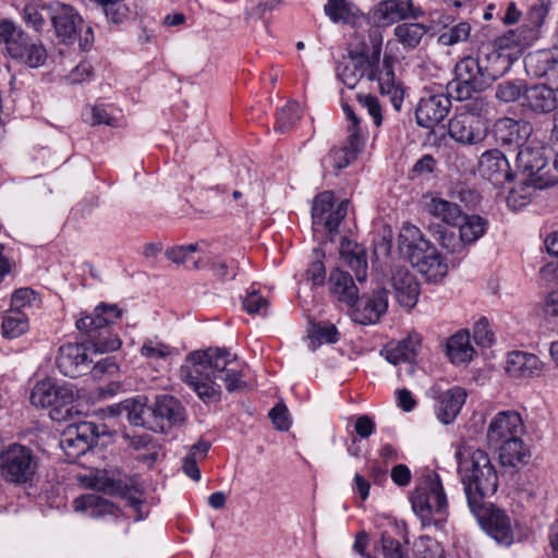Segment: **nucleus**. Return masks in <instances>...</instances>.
Listing matches in <instances>:
<instances>
[{
    "label": "nucleus",
    "mask_w": 558,
    "mask_h": 558,
    "mask_svg": "<svg viewBox=\"0 0 558 558\" xmlns=\"http://www.w3.org/2000/svg\"><path fill=\"white\" fill-rule=\"evenodd\" d=\"M380 544L385 558H408V553L400 542L395 539L387 532L381 533Z\"/></svg>",
    "instance_id": "052dcab7"
},
{
    "label": "nucleus",
    "mask_w": 558,
    "mask_h": 558,
    "mask_svg": "<svg viewBox=\"0 0 558 558\" xmlns=\"http://www.w3.org/2000/svg\"><path fill=\"white\" fill-rule=\"evenodd\" d=\"M60 446L71 462H74L77 458L87 452L83 442L73 439V428H65L60 440Z\"/></svg>",
    "instance_id": "603ef678"
},
{
    "label": "nucleus",
    "mask_w": 558,
    "mask_h": 558,
    "mask_svg": "<svg viewBox=\"0 0 558 558\" xmlns=\"http://www.w3.org/2000/svg\"><path fill=\"white\" fill-rule=\"evenodd\" d=\"M534 39L535 34L533 32H525L524 27H520L518 29L508 31L502 36L496 38L493 44H483L482 46H489L490 50L501 52L510 60L511 53H505L506 50L512 48L521 49L523 47L530 46ZM511 62L509 61V64Z\"/></svg>",
    "instance_id": "473e14b6"
},
{
    "label": "nucleus",
    "mask_w": 558,
    "mask_h": 558,
    "mask_svg": "<svg viewBox=\"0 0 558 558\" xmlns=\"http://www.w3.org/2000/svg\"><path fill=\"white\" fill-rule=\"evenodd\" d=\"M269 417L271 418V422L275 425V427L279 430H288L291 426L289 412L283 403L276 404L269 411Z\"/></svg>",
    "instance_id": "338daca9"
},
{
    "label": "nucleus",
    "mask_w": 558,
    "mask_h": 558,
    "mask_svg": "<svg viewBox=\"0 0 558 558\" xmlns=\"http://www.w3.org/2000/svg\"><path fill=\"white\" fill-rule=\"evenodd\" d=\"M399 242L412 266L428 281L437 282L447 275L448 265L441 254L423 236L417 227L404 226L399 235Z\"/></svg>",
    "instance_id": "423d86ee"
},
{
    "label": "nucleus",
    "mask_w": 558,
    "mask_h": 558,
    "mask_svg": "<svg viewBox=\"0 0 558 558\" xmlns=\"http://www.w3.org/2000/svg\"><path fill=\"white\" fill-rule=\"evenodd\" d=\"M427 32L428 27L422 23H401L393 28L397 41L404 49L416 48Z\"/></svg>",
    "instance_id": "c9c22d12"
},
{
    "label": "nucleus",
    "mask_w": 558,
    "mask_h": 558,
    "mask_svg": "<svg viewBox=\"0 0 558 558\" xmlns=\"http://www.w3.org/2000/svg\"><path fill=\"white\" fill-rule=\"evenodd\" d=\"M74 398L75 393L71 385L58 384L47 378L33 387L29 401L37 408H53L58 412L69 407Z\"/></svg>",
    "instance_id": "4468645a"
},
{
    "label": "nucleus",
    "mask_w": 558,
    "mask_h": 558,
    "mask_svg": "<svg viewBox=\"0 0 558 558\" xmlns=\"http://www.w3.org/2000/svg\"><path fill=\"white\" fill-rule=\"evenodd\" d=\"M154 432H166L172 426L182 425L186 420V410L183 404L172 396H157L151 404Z\"/></svg>",
    "instance_id": "dca6fc26"
},
{
    "label": "nucleus",
    "mask_w": 558,
    "mask_h": 558,
    "mask_svg": "<svg viewBox=\"0 0 558 558\" xmlns=\"http://www.w3.org/2000/svg\"><path fill=\"white\" fill-rule=\"evenodd\" d=\"M95 487L108 495H117L125 498L135 510L142 504V489L135 480H114L110 477L97 478Z\"/></svg>",
    "instance_id": "393cba45"
},
{
    "label": "nucleus",
    "mask_w": 558,
    "mask_h": 558,
    "mask_svg": "<svg viewBox=\"0 0 558 558\" xmlns=\"http://www.w3.org/2000/svg\"><path fill=\"white\" fill-rule=\"evenodd\" d=\"M9 54L31 68L43 65L47 58L45 48L41 45L32 43L26 34L22 37L20 36L19 44H11Z\"/></svg>",
    "instance_id": "c85d7f7f"
},
{
    "label": "nucleus",
    "mask_w": 558,
    "mask_h": 558,
    "mask_svg": "<svg viewBox=\"0 0 558 558\" xmlns=\"http://www.w3.org/2000/svg\"><path fill=\"white\" fill-rule=\"evenodd\" d=\"M355 158L356 155L350 151L348 147L333 148L323 158L322 165L326 169L341 170L348 167Z\"/></svg>",
    "instance_id": "09e8293b"
},
{
    "label": "nucleus",
    "mask_w": 558,
    "mask_h": 558,
    "mask_svg": "<svg viewBox=\"0 0 558 558\" xmlns=\"http://www.w3.org/2000/svg\"><path fill=\"white\" fill-rule=\"evenodd\" d=\"M533 126L525 120L500 118L494 124V135L501 145H515L521 148L529 142Z\"/></svg>",
    "instance_id": "412c9836"
},
{
    "label": "nucleus",
    "mask_w": 558,
    "mask_h": 558,
    "mask_svg": "<svg viewBox=\"0 0 558 558\" xmlns=\"http://www.w3.org/2000/svg\"><path fill=\"white\" fill-rule=\"evenodd\" d=\"M375 14L378 22L392 24L405 19H417L424 12L421 8L414 7L412 0H385L377 5Z\"/></svg>",
    "instance_id": "bb28decb"
},
{
    "label": "nucleus",
    "mask_w": 558,
    "mask_h": 558,
    "mask_svg": "<svg viewBox=\"0 0 558 558\" xmlns=\"http://www.w3.org/2000/svg\"><path fill=\"white\" fill-rule=\"evenodd\" d=\"M357 100L360 105L365 108L368 114L373 118L374 124L379 126L383 122L381 106L377 97L373 95H359Z\"/></svg>",
    "instance_id": "0e129e2a"
},
{
    "label": "nucleus",
    "mask_w": 558,
    "mask_h": 558,
    "mask_svg": "<svg viewBox=\"0 0 558 558\" xmlns=\"http://www.w3.org/2000/svg\"><path fill=\"white\" fill-rule=\"evenodd\" d=\"M76 510H90L89 515L96 518L101 514H113L117 507L97 494H86L75 499Z\"/></svg>",
    "instance_id": "ea45409f"
},
{
    "label": "nucleus",
    "mask_w": 558,
    "mask_h": 558,
    "mask_svg": "<svg viewBox=\"0 0 558 558\" xmlns=\"http://www.w3.org/2000/svg\"><path fill=\"white\" fill-rule=\"evenodd\" d=\"M482 529L498 544L510 546L514 541L511 518L505 510L494 507L487 501L478 505V509L470 508Z\"/></svg>",
    "instance_id": "9d476101"
},
{
    "label": "nucleus",
    "mask_w": 558,
    "mask_h": 558,
    "mask_svg": "<svg viewBox=\"0 0 558 558\" xmlns=\"http://www.w3.org/2000/svg\"><path fill=\"white\" fill-rule=\"evenodd\" d=\"M508 69L507 56L490 50L489 46H481L476 57H465L457 62L447 92L457 100L469 99L488 88Z\"/></svg>",
    "instance_id": "7ed1b4c3"
},
{
    "label": "nucleus",
    "mask_w": 558,
    "mask_h": 558,
    "mask_svg": "<svg viewBox=\"0 0 558 558\" xmlns=\"http://www.w3.org/2000/svg\"><path fill=\"white\" fill-rule=\"evenodd\" d=\"M311 340L313 343L317 342L322 343H336L339 340V332L335 325L326 324V325H316L314 326Z\"/></svg>",
    "instance_id": "bf43d9fd"
},
{
    "label": "nucleus",
    "mask_w": 558,
    "mask_h": 558,
    "mask_svg": "<svg viewBox=\"0 0 558 558\" xmlns=\"http://www.w3.org/2000/svg\"><path fill=\"white\" fill-rule=\"evenodd\" d=\"M48 4L28 3L24 8L23 17L25 23L35 31H41L46 25L47 11L44 9Z\"/></svg>",
    "instance_id": "8fccbe9b"
},
{
    "label": "nucleus",
    "mask_w": 558,
    "mask_h": 558,
    "mask_svg": "<svg viewBox=\"0 0 558 558\" xmlns=\"http://www.w3.org/2000/svg\"><path fill=\"white\" fill-rule=\"evenodd\" d=\"M122 310L117 305L99 304L92 314H84L75 323L77 330L86 337L95 353H107L121 348L122 340L113 326Z\"/></svg>",
    "instance_id": "39448f33"
},
{
    "label": "nucleus",
    "mask_w": 558,
    "mask_h": 558,
    "mask_svg": "<svg viewBox=\"0 0 558 558\" xmlns=\"http://www.w3.org/2000/svg\"><path fill=\"white\" fill-rule=\"evenodd\" d=\"M523 432L524 425L521 415L515 411H502L490 421L487 428V440L490 446L495 447L521 437Z\"/></svg>",
    "instance_id": "a211bd4d"
},
{
    "label": "nucleus",
    "mask_w": 558,
    "mask_h": 558,
    "mask_svg": "<svg viewBox=\"0 0 558 558\" xmlns=\"http://www.w3.org/2000/svg\"><path fill=\"white\" fill-rule=\"evenodd\" d=\"M488 320L481 318L473 329L474 341L481 347H488L493 342V332L488 328Z\"/></svg>",
    "instance_id": "774afa93"
},
{
    "label": "nucleus",
    "mask_w": 558,
    "mask_h": 558,
    "mask_svg": "<svg viewBox=\"0 0 558 558\" xmlns=\"http://www.w3.org/2000/svg\"><path fill=\"white\" fill-rule=\"evenodd\" d=\"M474 349L470 343V333L461 330L449 338L447 343V354L454 364L466 363L471 361Z\"/></svg>",
    "instance_id": "f704fd0d"
},
{
    "label": "nucleus",
    "mask_w": 558,
    "mask_h": 558,
    "mask_svg": "<svg viewBox=\"0 0 558 558\" xmlns=\"http://www.w3.org/2000/svg\"><path fill=\"white\" fill-rule=\"evenodd\" d=\"M427 396L435 401L437 418L448 425L460 413L468 395L460 386H448L444 381H438L428 389Z\"/></svg>",
    "instance_id": "f8f14e48"
},
{
    "label": "nucleus",
    "mask_w": 558,
    "mask_h": 558,
    "mask_svg": "<svg viewBox=\"0 0 558 558\" xmlns=\"http://www.w3.org/2000/svg\"><path fill=\"white\" fill-rule=\"evenodd\" d=\"M417 558H445L440 545L429 536H422L415 544Z\"/></svg>",
    "instance_id": "4d7b16f0"
},
{
    "label": "nucleus",
    "mask_w": 558,
    "mask_h": 558,
    "mask_svg": "<svg viewBox=\"0 0 558 558\" xmlns=\"http://www.w3.org/2000/svg\"><path fill=\"white\" fill-rule=\"evenodd\" d=\"M66 428H73V439L83 442L87 451L94 445L96 438L99 436V430L96 424L92 422H80L71 424Z\"/></svg>",
    "instance_id": "de8ad7c7"
},
{
    "label": "nucleus",
    "mask_w": 558,
    "mask_h": 558,
    "mask_svg": "<svg viewBox=\"0 0 558 558\" xmlns=\"http://www.w3.org/2000/svg\"><path fill=\"white\" fill-rule=\"evenodd\" d=\"M550 153L551 149L541 143L529 141L517 154L518 168L537 189H545L554 183V180L547 177L546 170Z\"/></svg>",
    "instance_id": "6e6552de"
},
{
    "label": "nucleus",
    "mask_w": 558,
    "mask_h": 558,
    "mask_svg": "<svg viewBox=\"0 0 558 558\" xmlns=\"http://www.w3.org/2000/svg\"><path fill=\"white\" fill-rule=\"evenodd\" d=\"M124 1L125 0H97L96 3L102 8L108 21L113 24H121L128 19L130 13L129 7Z\"/></svg>",
    "instance_id": "a18cd8bd"
},
{
    "label": "nucleus",
    "mask_w": 558,
    "mask_h": 558,
    "mask_svg": "<svg viewBox=\"0 0 558 558\" xmlns=\"http://www.w3.org/2000/svg\"><path fill=\"white\" fill-rule=\"evenodd\" d=\"M354 307L362 315V324L377 323L388 308V290L381 287L371 294L359 296Z\"/></svg>",
    "instance_id": "a878e982"
},
{
    "label": "nucleus",
    "mask_w": 558,
    "mask_h": 558,
    "mask_svg": "<svg viewBox=\"0 0 558 558\" xmlns=\"http://www.w3.org/2000/svg\"><path fill=\"white\" fill-rule=\"evenodd\" d=\"M449 136L462 145H475L486 136L485 123H477L473 118L456 113L448 123Z\"/></svg>",
    "instance_id": "b1692460"
},
{
    "label": "nucleus",
    "mask_w": 558,
    "mask_h": 558,
    "mask_svg": "<svg viewBox=\"0 0 558 558\" xmlns=\"http://www.w3.org/2000/svg\"><path fill=\"white\" fill-rule=\"evenodd\" d=\"M234 365L235 361L225 349L193 351L181 365L179 377L203 402H218L221 397L220 381L225 383L229 392L245 387L242 371Z\"/></svg>",
    "instance_id": "f03ea898"
},
{
    "label": "nucleus",
    "mask_w": 558,
    "mask_h": 558,
    "mask_svg": "<svg viewBox=\"0 0 558 558\" xmlns=\"http://www.w3.org/2000/svg\"><path fill=\"white\" fill-rule=\"evenodd\" d=\"M120 371V366L113 356H108L96 362L92 367V374L95 378L102 376H116Z\"/></svg>",
    "instance_id": "69168bd1"
},
{
    "label": "nucleus",
    "mask_w": 558,
    "mask_h": 558,
    "mask_svg": "<svg viewBox=\"0 0 558 558\" xmlns=\"http://www.w3.org/2000/svg\"><path fill=\"white\" fill-rule=\"evenodd\" d=\"M301 118V107L295 101H289L277 114L276 130L284 133Z\"/></svg>",
    "instance_id": "49530a36"
},
{
    "label": "nucleus",
    "mask_w": 558,
    "mask_h": 558,
    "mask_svg": "<svg viewBox=\"0 0 558 558\" xmlns=\"http://www.w3.org/2000/svg\"><path fill=\"white\" fill-rule=\"evenodd\" d=\"M506 372L515 379H531L543 374L544 363L533 353L513 351L507 356Z\"/></svg>",
    "instance_id": "5701e85b"
},
{
    "label": "nucleus",
    "mask_w": 558,
    "mask_h": 558,
    "mask_svg": "<svg viewBox=\"0 0 558 558\" xmlns=\"http://www.w3.org/2000/svg\"><path fill=\"white\" fill-rule=\"evenodd\" d=\"M480 174L494 184H504L513 180L506 156L498 149L484 151L478 160Z\"/></svg>",
    "instance_id": "4be33fe9"
},
{
    "label": "nucleus",
    "mask_w": 558,
    "mask_h": 558,
    "mask_svg": "<svg viewBox=\"0 0 558 558\" xmlns=\"http://www.w3.org/2000/svg\"><path fill=\"white\" fill-rule=\"evenodd\" d=\"M88 349L84 343H65L58 350L56 365L60 373L68 377H78L86 374L92 364Z\"/></svg>",
    "instance_id": "f3484780"
},
{
    "label": "nucleus",
    "mask_w": 558,
    "mask_h": 558,
    "mask_svg": "<svg viewBox=\"0 0 558 558\" xmlns=\"http://www.w3.org/2000/svg\"><path fill=\"white\" fill-rule=\"evenodd\" d=\"M495 448L499 450V461L501 465L515 468L520 463H525L527 449L521 437L495 446Z\"/></svg>",
    "instance_id": "58836bf2"
},
{
    "label": "nucleus",
    "mask_w": 558,
    "mask_h": 558,
    "mask_svg": "<svg viewBox=\"0 0 558 558\" xmlns=\"http://www.w3.org/2000/svg\"><path fill=\"white\" fill-rule=\"evenodd\" d=\"M422 338L418 333L412 332L405 339L397 343H389L385 350V356L391 364L413 362L421 348Z\"/></svg>",
    "instance_id": "c756f323"
},
{
    "label": "nucleus",
    "mask_w": 558,
    "mask_h": 558,
    "mask_svg": "<svg viewBox=\"0 0 558 558\" xmlns=\"http://www.w3.org/2000/svg\"><path fill=\"white\" fill-rule=\"evenodd\" d=\"M458 226H460V240L465 245L477 241L485 233L486 221L480 216L463 215V219Z\"/></svg>",
    "instance_id": "79ce46f5"
},
{
    "label": "nucleus",
    "mask_w": 558,
    "mask_h": 558,
    "mask_svg": "<svg viewBox=\"0 0 558 558\" xmlns=\"http://www.w3.org/2000/svg\"><path fill=\"white\" fill-rule=\"evenodd\" d=\"M524 85L519 81H506L496 88L495 96L504 102H513L524 94Z\"/></svg>",
    "instance_id": "864d4df0"
},
{
    "label": "nucleus",
    "mask_w": 558,
    "mask_h": 558,
    "mask_svg": "<svg viewBox=\"0 0 558 558\" xmlns=\"http://www.w3.org/2000/svg\"><path fill=\"white\" fill-rule=\"evenodd\" d=\"M194 269L209 268L213 276L221 282L233 280L239 271V263L233 259H210L209 257L198 258L193 262Z\"/></svg>",
    "instance_id": "72a5a7b5"
},
{
    "label": "nucleus",
    "mask_w": 558,
    "mask_h": 558,
    "mask_svg": "<svg viewBox=\"0 0 558 558\" xmlns=\"http://www.w3.org/2000/svg\"><path fill=\"white\" fill-rule=\"evenodd\" d=\"M243 307L248 314L265 315L268 308V301L258 291L253 290L243 299Z\"/></svg>",
    "instance_id": "680f3d73"
},
{
    "label": "nucleus",
    "mask_w": 558,
    "mask_h": 558,
    "mask_svg": "<svg viewBox=\"0 0 558 558\" xmlns=\"http://www.w3.org/2000/svg\"><path fill=\"white\" fill-rule=\"evenodd\" d=\"M381 46L383 37L378 29L368 33L367 41L350 43L349 59L337 66V76L350 89L364 76L368 81H377L380 94L388 96L392 107L399 111L404 90L396 81L392 58L386 56L380 66Z\"/></svg>",
    "instance_id": "f257e3e1"
},
{
    "label": "nucleus",
    "mask_w": 558,
    "mask_h": 558,
    "mask_svg": "<svg viewBox=\"0 0 558 558\" xmlns=\"http://www.w3.org/2000/svg\"><path fill=\"white\" fill-rule=\"evenodd\" d=\"M24 34L25 33L21 28L16 27L14 23L8 20L0 21V44H4L8 51L11 44H19L20 35L22 37Z\"/></svg>",
    "instance_id": "e2e57ef3"
},
{
    "label": "nucleus",
    "mask_w": 558,
    "mask_h": 558,
    "mask_svg": "<svg viewBox=\"0 0 558 558\" xmlns=\"http://www.w3.org/2000/svg\"><path fill=\"white\" fill-rule=\"evenodd\" d=\"M550 2L548 0H535L526 14L527 25H524L525 32H533L535 35L542 26L549 11Z\"/></svg>",
    "instance_id": "c03bdc74"
},
{
    "label": "nucleus",
    "mask_w": 558,
    "mask_h": 558,
    "mask_svg": "<svg viewBox=\"0 0 558 558\" xmlns=\"http://www.w3.org/2000/svg\"><path fill=\"white\" fill-rule=\"evenodd\" d=\"M412 509L424 526L430 525L434 514L447 513L448 501L437 474L428 475L411 495Z\"/></svg>",
    "instance_id": "0eeeda50"
},
{
    "label": "nucleus",
    "mask_w": 558,
    "mask_h": 558,
    "mask_svg": "<svg viewBox=\"0 0 558 558\" xmlns=\"http://www.w3.org/2000/svg\"><path fill=\"white\" fill-rule=\"evenodd\" d=\"M471 33V26L466 22H461L448 31L440 34L438 41L445 46H452L465 41Z\"/></svg>",
    "instance_id": "5fc2aeb1"
},
{
    "label": "nucleus",
    "mask_w": 558,
    "mask_h": 558,
    "mask_svg": "<svg viewBox=\"0 0 558 558\" xmlns=\"http://www.w3.org/2000/svg\"><path fill=\"white\" fill-rule=\"evenodd\" d=\"M454 458L468 506L478 509V505H484L498 488L495 466L486 451L472 446H459Z\"/></svg>",
    "instance_id": "20e7f679"
},
{
    "label": "nucleus",
    "mask_w": 558,
    "mask_h": 558,
    "mask_svg": "<svg viewBox=\"0 0 558 558\" xmlns=\"http://www.w3.org/2000/svg\"><path fill=\"white\" fill-rule=\"evenodd\" d=\"M329 282L332 293L338 296L339 301L347 303L351 307L355 306L359 301V289L350 274L335 269L330 274Z\"/></svg>",
    "instance_id": "2f4dec72"
},
{
    "label": "nucleus",
    "mask_w": 558,
    "mask_h": 558,
    "mask_svg": "<svg viewBox=\"0 0 558 558\" xmlns=\"http://www.w3.org/2000/svg\"><path fill=\"white\" fill-rule=\"evenodd\" d=\"M108 412L112 416L125 415L130 424L143 426L151 430V405L147 407V398L145 396H136L110 405L108 407Z\"/></svg>",
    "instance_id": "aec40b11"
},
{
    "label": "nucleus",
    "mask_w": 558,
    "mask_h": 558,
    "mask_svg": "<svg viewBox=\"0 0 558 558\" xmlns=\"http://www.w3.org/2000/svg\"><path fill=\"white\" fill-rule=\"evenodd\" d=\"M324 12L336 24H354L360 17L359 10L347 0H328Z\"/></svg>",
    "instance_id": "e433bc0d"
},
{
    "label": "nucleus",
    "mask_w": 558,
    "mask_h": 558,
    "mask_svg": "<svg viewBox=\"0 0 558 558\" xmlns=\"http://www.w3.org/2000/svg\"><path fill=\"white\" fill-rule=\"evenodd\" d=\"M349 201L343 199L335 206V195L332 192L326 191L318 194L312 206V219L314 230L324 228L333 240V235L338 233V227L348 213Z\"/></svg>",
    "instance_id": "9b49d317"
},
{
    "label": "nucleus",
    "mask_w": 558,
    "mask_h": 558,
    "mask_svg": "<svg viewBox=\"0 0 558 558\" xmlns=\"http://www.w3.org/2000/svg\"><path fill=\"white\" fill-rule=\"evenodd\" d=\"M468 102L462 105L458 112L459 114L463 116L464 118H473L475 122L477 123H485V117L488 112V102L487 100L482 96H476L473 98V96L469 99H466Z\"/></svg>",
    "instance_id": "37998d69"
},
{
    "label": "nucleus",
    "mask_w": 558,
    "mask_h": 558,
    "mask_svg": "<svg viewBox=\"0 0 558 558\" xmlns=\"http://www.w3.org/2000/svg\"><path fill=\"white\" fill-rule=\"evenodd\" d=\"M522 105L535 113H548L556 109L557 97L553 88L538 84L525 88Z\"/></svg>",
    "instance_id": "cd10ccee"
},
{
    "label": "nucleus",
    "mask_w": 558,
    "mask_h": 558,
    "mask_svg": "<svg viewBox=\"0 0 558 558\" xmlns=\"http://www.w3.org/2000/svg\"><path fill=\"white\" fill-rule=\"evenodd\" d=\"M44 9L47 11L57 37L66 45L73 44L83 24L77 12L71 5L59 1L50 2Z\"/></svg>",
    "instance_id": "2eb2a0df"
},
{
    "label": "nucleus",
    "mask_w": 558,
    "mask_h": 558,
    "mask_svg": "<svg viewBox=\"0 0 558 558\" xmlns=\"http://www.w3.org/2000/svg\"><path fill=\"white\" fill-rule=\"evenodd\" d=\"M388 293H393L400 306L413 308L420 296V283L407 266L393 265L383 282Z\"/></svg>",
    "instance_id": "ddd939ff"
},
{
    "label": "nucleus",
    "mask_w": 558,
    "mask_h": 558,
    "mask_svg": "<svg viewBox=\"0 0 558 558\" xmlns=\"http://www.w3.org/2000/svg\"><path fill=\"white\" fill-rule=\"evenodd\" d=\"M424 209L447 225L457 226L463 219L462 210L457 204L437 196H425Z\"/></svg>",
    "instance_id": "7c9ffc66"
},
{
    "label": "nucleus",
    "mask_w": 558,
    "mask_h": 558,
    "mask_svg": "<svg viewBox=\"0 0 558 558\" xmlns=\"http://www.w3.org/2000/svg\"><path fill=\"white\" fill-rule=\"evenodd\" d=\"M38 302V295L34 290L22 288L12 294L10 310L23 311L26 307L37 305Z\"/></svg>",
    "instance_id": "13d9d810"
},
{
    "label": "nucleus",
    "mask_w": 558,
    "mask_h": 558,
    "mask_svg": "<svg viewBox=\"0 0 558 558\" xmlns=\"http://www.w3.org/2000/svg\"><path fill=\"white\" fill-rule=\"evenodd\" d=\"M29 328L27 314L23 311L9 310L3 316L2 335L8 339H14L25 333Z\"/></svg>",
    "instance_id": "a19ab883"
},
{
    "label": "nucleus",
    "mask_w": 558,
    "mask_h": 558,
    "mask_svg": "<svg viewBox=\"0 0 558 558\" xmlns=\"http://www.w3.org/2000/svg\"><path fill=\"white\" fill-rule=\"evenodd\" d=\"M342 109L349 121L347 144L343 147H348L350 151L357 155L364 147L366 134L362 130L360 119L354 110L347 104L342 106Z\"/></svg>",
    "instance_id": "4c0bfd02"
},
{
    "label": "nucleus",
    "mask_w": 558,
    "mask_h": 558,
    "mask_svg": "<svg viewBox=\"0 0 558 558\" xmlns=\"http://www.w3.org/2000/svg\"><path fill=\"white\" fill-rule=\"evenodd\" d=\"M450 95L428 93L421 97L416 110V123L425 129H433L448 114L451 101Z\"/></svg>",
    "instance_id": "6ab92c4d"
},
{
    "label": "nucleus",
    "mask_w": 558,
    "mask_h": 558,
    "mask_svg": "<svg viewBox=\"0 0 558 558\" xmlns=\"http://www.w3.org/2000/svg\"><path fill=\"white\" fill-rule=\"evenodd\" d=\"M341 258L355 274L356 280L362 283L367 277V262L361 252H345L341 251Z\"/></svg>",
    "instance_id": "3c124183"
},
{
    "label": "nucleus",
    "mask_w": 558,
    "mask_h": 558,
    "mask_svg": "<svg viewBox=\"0 0 558 558\" xmlns=\"http://www.w3.org/2000/svg\"><path fill=\"white\" fill-rule=\"evenodd\" d=\"M141 355L150 359H167L173 352V348L158 341L157 339H146L141 348Z\"/></svg>",
    "instance_id": "6e6d98bb"
},
{
    "label": "nucleus",
    "mask_w": 558,
    "mask_h": 558,
    "mask_svg": "<svg viewBox=\"0 0 558 558\" xmlns=\"http://www.w3.org/2000/svg\"><path fill=\"white\" fill-rule=\"evenodd\" d=\"M0 459L1 475L11 483H26L37 469V460L33 451L19 444L9 446L1 452Z\"/></svg>",
    "instance_id": "1a4fd4ad"
}]
</instances>
